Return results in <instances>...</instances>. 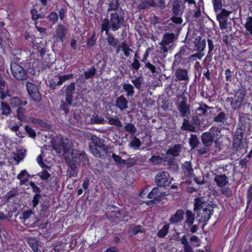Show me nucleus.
Listing matches in <instances>:
<instances>
[{
  "instance_id": "1",
  "label": "nucleus",
  "mask_w": 252,
  "mask_h": 252,
  "mask_svg": "<svg viewBox=\"0 0 252 252\" xmlns=\"http://www.w3.org/2000/svg\"><path fill=\"white\" fill-rule=\"evenodd\" d=\"M126 27V21L124 13L121 8V11L112 12L110 13L109 18H106L102 20L100 26V32L108 33L110 31L116 32L119 29Z\"/></svg>"
},
{
  "instance_id": "2",
  "label": "nucleus",
  "mask_w": 252,
  "mask_h": 252,
  "mask_svg": "<svg viewBox=\"0 0 252 252\" xmlns=\"http://www.w3.org/2000/svg\"><path fill=\"white\" fill-rule=\"evenodd\" d=\"M195 210H197V217L200 221H207L212 214L213 207L203 200V198H196L195 199Z\"/></svg>"
},
{
  "instance_id": "3",
  "label": "nucleus",
  "mask_w": 252,
  "mask_h": 252,
  "mask_svg": "<svg viewBox=\"0 0 252 252\" xmlns=\"http://www.w3.org/2000/svg\"><path fill=\"white\" fill-rule=\"evenodd\" d=\"M52 146L59 156L61 157L65 155L71 150L72 143L67 138L59 136L54 139Z\"/></svg>"
},
{
  "instance_id": "4",
  "label": "nucleus",
  "mask_w": 252,
  "mask_h": 252,
  "mask_svg": "<svg viewBox=\"0 0 252 252\" xmlns=\"http://www.w3.org/2000/svg\"><path fill=\"white\" fill-rule=\"evenodd\" d=\"M171 11L173 15L170 18V20L176 24H181L183 21L182 18L183 11L181 9V1L180 0H174L173 1Z\"/></svg>"
},
{
  "instance_id": "5",
  "label": "nucleus",
  "mask_w": 252,
  "mask_h": 252,
  "mask_svg": "<svg viewBox=\"0 0 252 252\" xmlns=\"http://www.w3.org/2000/svg\"><path fill=\"white\" fill-rule=\"evenodd\" d=\"M246 95V92L243 90L237 91L233 97L228 98V102H230L231 107L233 109H238L244 101Z\"/></svg>"
},
{
  "instance_id": "6",
  "label": "nucleus",
  "mask_w": 252,
  "mask_h": 252,
  "mask_svg": "<svg viewBox=\"0 0 252 252\" xmlns=\"http://www.w3.org/2000/svg\"><path fill=\"white\" fill-rule=\"evenodd\" d=\"M13 76L17 80H22L27 78V74L24 67L20 64H10Z\"/></svg>"
},
{
  "instance_id": "7",
  "label": "nucleus",
  "mask_w": 252,
  "mask_h": 252,
  "mask_svg": "<svg viewBox=\"0 0 252 252\" xmlns=\"http://www.w3.org/2000/svg\"><path fill=\"white\" fill-rule=\"evenodd\" d=\"M230 13V11L223 9L220 13L217 14V20L219 22V27L221 30H224L227 28L228 17Z\"/></svg>"
},
{
  "instance_id": "8",
  "label": "nucleus",
  "mask_w": 252,
  "mask_h": 252,
  "mask_svg": "<svg viewBox=\"0 0 252 252\" xmlns=\"http://www.w3.org/2000/svg\"><path fill=\"white\" fill-rule=\"evenodd\" d=\"M26 88L29 95L32 100L36 102H39L41 100V95L36 86L30 82H27Z\"/></svg>"
},
{
  "instance_id": "9",
  "label": "nucleus",
  "mask_w": 252,
  "mask_h": 252,
  "mask_svg": "<svg viewBox=\"0 0 252 252\" xmlns=\"http://www.w3.org/2000/svg\"><path fill=\"white\" fill-rule=\"evenodd\" d=\"M155 182L159 187L168 186L171 182L169 173L166 171L159 172L155 177Z\"/></svg>"
},
{
  "instance_id": "10",
  "label": "nucleus",
  "mask_w": 252,
  "mask_h": 252,
  "mask_svg": "<svg viewBox=\"0 0 252 252\" xmlns=\"http://www.w3.org/2000/svg\"><path fill=\"white\" fill-rule=\"evenodd\" d=\"M67 32V28L63 24H59L56 28L54 38L59 42H63Z\"/></svg>"
},
{
  "instance_id": "11",
  "label": "nucleus",
  "mask_w": 252,
  "mask_h": 252,
  "mask_svg": "<svg viewBox=\"0 0 252 252\" xmlns=\"http://www.w3.org/2000/svg\"><path fill=\"white\" fill-rule=\"evenodd\" d=\"M179 98L181 99V100L179 102L177 107L181 116H187L189 115L190 114V108L189 106L187 104V99L183 95H181L179 96Z\"/></svg>"
},
{
  "instance_id": "12",
  "label": "nucleus",
  "mask_w": 252,
  "mask_h": 252,
  "mask_svg": "<svg viewBox=\"0 0 252 252\" xmlns=\"http://www.w3.org/2000/svg\"><path fill=\"white\" fill-rule=\"evenodd\" d=\"M181 146L180 144L175 145L169 149L165 157V160L171 163L173 162L175 157H177L180 152Z\"/></svg>"
},
{
  "instance_id": "13",
  "label": "nucleus",
  "mask_w": 252,
  "mask_h": 252,
  "mask_svg": "<svg viewBox=\"0 0 252 252\" xmlns=\"http://www.w3.org/2000/svg\"><path fill=\"white\" fill-rule=\"evenodd\" d=\"M244 131L242 128L237 129L233 141L234 148L237 151L242 150L243 144L242 143V139L243 137Z\"/></svg>"
},
{
  "instance_id": "14",
  "label": "nucleus",
  "mask_w": 252,
  "mask_h": 252,
  "mask_svg": "<svg viewBox=\"0 0 252 252\" xmlns=\"http://www.w3.org/2000/svg\"><path fill=\"white\" fill-rule=\"evenodd\" d=\"M195 46L196 48V50L198 51V52L196 54H193L190 56V59H192V61L195 60L196 59L200 60L204 55V54L202 52L204 51L206 46L205 40H201L200 39L197 42H195Z\"/></svg>"
},
{
  "instance_id": "15",
  "label": "nucleus",
  "mask_w": 252,
  "mask_h": 252,
  "mask_svg": "<svg viewBox=\"0 0 252 252\" xmlns=\"http://www.w3.org/2000/svg\"><path fill=\"white\" fill-rule=\"evenodd\" d=\"M192 59L188 56L186 50L184 47L181 48L179 52L175 55V59L173 63H189Z\"/></svg>"
},
{
  "instance_id": "16",
  "label": "nucleus",
  "mask_w": 252,
  "mask_h": 252,
  "mask_svg": "<svg viewBox=\"0 0 252 252\" xmlns=\"http://www.w3.org/2000/svg\"><path fill=\"white\" fill-rule=\"evenodd\" d=\"M72 161L75 163L85 164L87 161L86 154L84 152H80L73 150L71 152Z\"/></svg>"
},
{
  "instance_id": "17",
  "label": "nucleus",
  "mask_w": 252,
  "mask_h": 252,
  "mask_svg": "<svg viewBox=\"0 0 252 252\" xmlns=\"http://www.w3.org/2000/svg\"><path fill=\"white\" fill-rule=\"evenodd\" d=\"M85 121L87 124H104L106 123L103 118L97 115L86 117Z\"/></svg>"
},
{
  "instance_id": "18",
  "label": "nucleus",
  "mask_w": 252,
  "mask_h": 252,
  "mask_svg": "<svg viewBox=\"0 0 252 252\" xmlns=\"http://www.w3.org/2000/svg\"><path fill=\"white\" fill-rule=\"evenodd\" d=\"M149 50H150V49L149 48H147L145 52L142 55H141L140 51L137 50L135 54L134 61L132 63H140L139 61L144 63H150L149 62L146 63L147 57L149 55Z\"/></svg>"
},
{
  "instance_id": "19",
  "label": "nucleus",
  "mask_w": 252,
  "mask_h": 252,
  "mask_svg": "<svg viewBox=\"0 0 252 252\" xmlns=\"http://www.w3.org/2000/svg\"><path fill=\"white\" fill-rule=\"evenodd\" d=\"M33 218L34 215L31 211H27L23 214V222L25 225L33 227L34 225Z\"/></svg>"
},
{
  "instance_id": "20",
  "label": "nucleus",
  "mask_w": 252,
  "mask_h": 252,
  "mask_svg": "<svg viewBox=\"0 0 252 252\" xmlns=\"http://www.w3.org/2000/svg\"><path fill=\"white\" fill-rule=\"evenodd\" d=\"M128 101L124 96H120L117 98L115 102V106L121 111L126 109L128 106Z\"/></svg>"
},
{
  "instance_id": "21",
  "label": "nucleus",
  "mask_w": 252,
  "mask_h": 252,
  "mask_svg": "<svg viewBox=\"0 0 252 252\" xmlns=\"http://www.w3.org/2000/svg\"><path fill=\"white\" fill-rule=\"evenodd\" d=\"M155 7L156 2L155 0H141L137 6V8L139 10H145L150 7L155 8Z\"/></svg>"
},
{
  "instance_id": "22",
  "label": "nucleus",
  "mask_w": 252,
  "mask_h": 252,
  "mask_svg": "<svg viewBox=\"0 0 252 252\" xmlns=\"http://www.w3.org/2000/svg\"><path fill=\"white\" fill-rule=\"evenodd\" d=\"M90 150L92 153L96 157L103 158L106 154V152L101 144L97 148H91Z\"/></svg>"
},
{
  "instance_id": "23",
  "label": "nucleus",
  "mask_w": 252,
  "mask_h": 252,
  "mask_svg": "<svg viewBox=\"0 0 252 252\" xmlns=\"http://www.w3.org/2000/svg\"><path fill=\"white\" fill-rule=\"evenodd\" d=\"M209 51L208 56L212 58V56L214 54H217L218 53L220 52V49L219 48L217 45H214L213 41L211 39H208L207 40Z\"/></svg>"
},
{
  "instance_id": "24",
  "label": "nucleus",
  "mask_w": 252,
  "mask_h": 252,
  "mask_svg": "<svg viewBox=\"0 0 252 252\" xmlns=\"http://www.w3.org/2000/svg\"><path fill=\"white\" fill-rule=\"evenodd\" d=\"M108 12L121 11V9L119 10L120 4L119 0H108Z\"/></svg>"
},
{
  "instance_id": "25",
  "label": "nucleus",
  "mask_w": 252,
  "mask_h": 252,
  "mask_svg": "<svg viewBox=\"0 0 252 252\" xmlns=\"http://www.w3.org/2000/svg\"><path fill=\"white\" fill-rule=\"evenodd\" d=\"M214 181L218 186L222 187L228 183V179L225 175H218L215 176Z\"/></svg>"
},
{
  "instance_id": "26",
  "label": "nucleus",
  "mask_w": 252,
  "mask_h": 252,
  "mask_svg": "<svg viewBox=\"0 0 252 252\" xmlns=\"http://www.w3.org/2000/svg\"><path fill=\"white\" fill-rule=\"evenodd\" d=\"M182 168L186 176L191 177L193 175V170L190 162H185L182 166Z\"/></svg>"
},
{
  "instance_id": "27",
  "label": "nucleus",
  "mask_w": 252,
  "mask_h": 252,
  "mask_svg": "<svg viewBox=\"0 0 252 252\" xmlns=\"http://www.w3.org/2000/svg\"><path fill=\"white\" fill-rule=\"evenodd\" d=\"M184 211L181 210H178L176 214L171 216L170 219L171 223H175L181 222L183 220Z\"/></svg>"
},
{
  "instance_id": "28",
  "label": "nucleus",
  "mask_w": 252,
  "mask_h": 252,
  "mask_svg": "<svg viewBox=\"0 0 252 252\" xmlns=\"http://www.w3.org/2000/svg\"><path fill=\"white\" fill-rule=\"evenodd\" d=\"M105 34L107 35L106 40L108 44L110 46H111L114 48H116L119 44L118 39L115 38L113 34L109 32H108L107 33L105 32Z\"/></svg>"
},
{
  "instance_id": "29",
  "label": "nucleus",
  "mask_w": 252,
  "mask_h": 252,
  "mask_svg": "<svg viewBox=\"0 0 252 252\" xmlns=\"http://www.w3.org/2000/svg\"><path fill=\"white\" fill-rule=\"evenodd\" d=\"M72 95L73 94L66 93L65 101L67 104H66L64 102H63L61 106V109L64 111L65 114L68 113L67 105H70L71 104L73 99Z\"/></svg>"
},
{
  "instance_id": "30",
  "label": "nucleus",
  "mask_w": 252,
  "mask_h": 252,
  "mask_svg": "<svg viewBox=\"0 0 252 252\" xmlns=\"http://www.w3.org/2000/svg\"><path fill=\"white\" fill-rule=\"evenodd\" d=\"M194 221V215L191 211L187 210L186 213V220L185 227H190Z\"/></svg>"
},
{
  "instance_id": "31",
  "label": "nucleus",
  "mask_w": 252,
  "mask_h": 252,
  "mask_svg": "<svg viewBox=\"0 0 252 252\" xmlns=\"http://www.w3.org/2000/svg\"><path fill=\"white\" fill-rule=\"evenodd\" d=\"M180 241L183 245L184 252H192L193 248L189 245L186 235H183Z\"/></svg>"
},
{
  "instance_id": "32",
  "label": "nucleus",
  "mask_w": 252,
  "mask_h": 252,
  "mask_svg": "<svg viewBox=\"0 0 252 252\" xmlns=\"http://www.w3.org/2000/svg\"><path fill=\"white\" fill-rule=\"evenodd\" d=\"M214 138L210 133L205 132L202 135V140L206 146H208L212 144Z\"/></svg>"
},
{
  "instance_id": "33",
  "label": "nucleus",
  "mask_w": 252,
  "mask_h": 252,
  "mask_svg": "<svg viewBox=\"0 0 252 252\" xmlns=\"http://www.w3.org/2000/svg\"><path fill=\"white\" fill-rule=\"evenodd\" d=\"M4 84L5 82L3 78L0 75V94L2 99H4L8 95L7 90H5Z\"/></svg>"
},
{
  "instance_id": "34",
  "label": "nucleus",
  "mask_w": 252,
  "mask_h": 252,
  "mask_svg": "<svg viewBox=\"0 0 252 252\" xmlns=\"http://www.w3.org/2000/svg\"><path fill=\"white\" fill-rule=\"evenodd\" d=\"M97 38L96 33L93 32L91 36L88 38L86 41V46L88 48H91L96 44Z\"/></svg>"
},
{
  "instance_id": "35",
  "label": "nucleus",
  "mask_w": 252,
  "mask_h": 252,
  "mask_svg": "<svg viewBox=\"0 0 252 252\" xmlns=\"http://www.w3.org/2000/svg\"><path fill=\"white\" fill-rule=\"evenodd\" d=\"M176 77L179 80H186L188 79V72L186 69H178L176 71Z\"/></svg>"
},
{
  "instance_id": "36",
  "label": "nucleus",
  "mask_w": 252,
  "mask_h": 252,
  "mask_svg": "<svg viewBox=\"0 0 252 252\" xmlns=\"http://www.w3.org/2000/svg\"><path fill=\"white\" fill-rule=\"evenodd\" d=\"M27 103V102L26 100L22 101L17 97H14L10 100L11 105L14 107L19 106L21 105H25Z\"/></svg>"
},
{
  "instance_id": "37",
  "label": "nucleus",
  "mask_w": 252,
  "mask_h": 252,
  "mask_svg": "<svg viewBox=\"0 0 252 252\" xmlns=\"http://www.w3.org/2000/svg\"><path fill=\"white\" fill-rule=\"evenodd\" d=\"M246 30L249 33L252 35V17L248 16L246 19V22L244 24Z\"/></svg>"
},
{
  "instance_id": "38",
  "label": "nucleus",
  "mask_w": 252,
  "mask_h": 252,
  "mask_svg": "<svg viewBox=\"0 0 252 252\" xmlns=\"http://www.w3.org/2000/svg\"><path fill=\"white\" fill-rule=\"evenodd\" d=\"M160 196V193L159 192L158 188L155 187L148 194V197L150 199H157Z\"/></svg>"
},
{
  "instance_id": "39",
  "label": "nucleus",
  "mask_w": 252,
  "mask_h": 252,
  "mask_svg": "<svg viewBox=\"0 0 252 252\" xmlns=\"http://www.w3.org/2000/svg\"><path fill=\"white\" fill-rule=\"evenodd\" d=\"M28 243L34 252H41L38 249V244L37 242L34 238H30Z\"/></svg>"
},
{
  "instance_id": "40",
  "label": "nucleus",
  "mask_w": 252,
  "mask_h": 252,
  "mask_svg": "<svg viewBox=\"0 0 252 252\" xmlns=\"http://www.w3.org/2000/svg\"><path fill=\"white\" fill-rule=\"evenodd\" d=\"M175 34L173 33H165L163 37V41L166 44H170L173 42Z\"/></svg>"
},
{
  "instance_id": "41",
  "label": "nucleus",
  "mask_w": 252,
  "mask_h": 252,
  "mask_svg": "<svg viewBox=\"0 0 252 252\" xmlns=\"http://www.w3.org/2000/svg\"><path fill=\"white\" fill-rule=\"evenodd\" d=\"M67 174L69 177H75L77 174V168L75 164L73 163L69 164V168L67 170Z\"/></svg>"
},
{
  "instance_id": "42",
  "label": "nucleus",
  "mask_w": 252,
  "mask_h": 252,
  "mask_svg": "<svg viewBox=\"0 0 252 252\" xmlns=\"http://www.w3.org/2000/svg\"><path fill=\"white\" fill-rule=\"evenodd\" d=\"M29 175L26 170L22 171L18 175L17 178L20 180V184H24L27 181Z\"/></svg>"
},
{
  "instance_id": "43",
  "label": "nucleus",
  "mask_w": 252,
  "mask_h": 252,
  "mask_svg": "<svg viewBox=\"0 0 252 252\" xmlns=\"http://www.w3.org/2000/svg\"><path fill=\"white\" fill-rule=\"evenodd\" d=\"M121 46L122 50L124 52V55L126 57H128L130 52L132 51V50L128 46L127 44L125 42H122L121 44Z\"/></svg>"
},
{
  "instance_id": "44",
  "label": "nucleus",
  "mask_w": 252,
  "mask_h": 252,
  "mask_svg": "<svg viewBox=\"0 0 252 252\" xmlns=\"http://www.w3.org/2000/svg\"><path fill=\"white\" fill-rule=\"evenodd\" d=\"M10 129L13 132H15L16 135L19 137H24L25 133L23 131L20 130V126L18 125H15L13 126L10 127Z\"/></svg>"
},
{
  "instance_id": "45",
  "label": "nucleus",
  "mask_w": 252,
  "mask_h": 252,
  "mask_svg": "<svg viewBox=\"0 0 252 252\" xmlns=\"http://www.w3.org/2000/svg\"><path fill=\"white\" fill-rule=\"evenodd\" d=\"M26 110L21 107H19L17 111V117L21 121H25L26 117L25 116Z\"/></svg>"
},
{
  "instance_id": "46",
  "label": "nucleus",
  "mask_w": 252,
  "mask_h": 252,
  "mask_svg": "<svg viewBox=\"0 0 252 252\" xmlns=\"http://www.w3.org/2000/svg\"><path fill=\"white\" fill-rule=\"evenodd\" d=\"M1 106L2 114L5 116H8V115L11 112V109L9 106L6 103L2 102L1 103Z\"/></svg>"
},
{
  "instance_id": "47",
  "label": "nucleus",
  "mask_w": 252,
  "mask_h": 252,
  "mask_svg": "<svg viewBox=\"0 0 252 252\" xmlns=\"http://www.w3.org/2000/svg\"><path fill=\"white\" fill-rule=\"evenodd\" d=\"M108 123L111 125H115L117 127H121L122 126V123L118 118L109 117Z\"/></svg>"
},
{
  "instance_id": "48",
  "label": "nucleus",
  "mask_w": 252,
  "mask_h": 252,
  "mask_svg": "<svg viewBox=\"0 0 252 252\" xmlns=\"http://www.w3.org/2000/svg\"><path fill=\"white\" fill-rule=\"evenodd\" d=\"M123 89L127 94V95L132 96L134 94L133 87L129 84H124L123 85Z\"/></svg>"
},
{
  "instance_id": "49",
  "label": "nucleus",
  "mask_w": 252,
  "mask_h": 252,
  "mask_svg": "<svg viewBox=\"0 0 252 252\" xmlns=\"http://www.w3.org/2000/svg\"><path fill=\"white\" fill-rule=\"evenodd\" d=\"M31 13L32 15V19L34 21L35 24H37V20L39 18H42V17L40 14L38 13L37 11L35 9H32L31 10Z\"/></svg>"
},
{
  "instance_id": "50",
  "label": "nucleus",
  "mask_w": 252,
  "mask_h": 252,
  "mask_svg": "<svg viewBox=\"0 0 252 252\" xmlns=\"http://www.w3.org/2000/svg\"><path fill=\"white\" fill-rule=\"evenodd\" d=\"M199 141L197 136L195 135H191L189 139V144L192 149L195 148L198 144Z\"/></svg>"
},
{
  "instance_id": "51",
  "label": "nucleus",
  "mask_w": 252,
  "mask_h": 252,
  "mask_svg": "<svg viewBox=\"0 0 252 252\" xmlns=\"http://www.w3.org/2000/svg\"><path fill=\"white\" fill-rule=\"evenodd\" d=\"M125 129L132 135L135 134L136 130L135 126L130 123H127L126 125Z\"/></svg>"
},
{
  "instance_id": "52",
  "label": "nucleus",
  "mask_w": 252,
  "mask_h": 252,
  "mask_svg": "<svg viewBox=\"0 0 252 252\" xmlns=\"http://www.w3.org/2000/svg\"><path fill=\"white\" fill-rule=\"evenodd\" d=\"M183 127L184 129L194 131L195 130V127L191 125L189 122L187 120H185L183 124Z\"/></svg>"
},
{
  "instance_id": "53",
  "label": "nucleus",
  "mask_w": 252,
  "mask_h": 252,
  "mask_svg": "<svg viewBox=\"0 0 252 252\" xmlns=\"http://www.w3.org/2000/svg\"><path fill=\"white\" fill-rule=\"evenodd\" d=\"M47 18L53 24H55L59 19V16L56 12L53 11L48 15Z\"/></svg>"
},
{
  "instance_id": "54",
  "label": "nucleus",
  "mask_w": 252,
  "mask_h": 252,
  "mask_svg": "<svg viewBox=\"0 0 252 252\" xmlns=\"http://www.w3.org/2000/svg\"><path fill=\"white\" fill-rule=\"evenodd\" d=\"M141 145L140 140L136 137H134L130 142L129 146L133 148L138 149Z\"/></svg>"
},
{
  "instance_id": "55",
  "label": "nucleus",
  "mask_w": 252,
  "mask_h": 252,
  "mask_svg": "<svg viewBox=\"0 0 252 252\" xmlns=\"http://www.w3.org/2000/svg\"><path fill=\"white\" fill-rule=\"evenodd\" d=\"M73 75L72 74H68L65 75H62L59 77V80L57 82V85H62L64 82L66 80L69 79L72 77Z\"/></svg>"
},
{
  "instance_id": "56",
  "label": "nucleus",
  "mask_w": 252,
  "mask_h": 252,
  "mask_svg": "<svg viewBox=\"0 0 252 252\" xmlns=\"http://www.w3.org/2000/svg\"><path fill=\"white\" fill-rule=\"evenodd\" d=\"M168 229L169 226L168 225H164L163 227L158 231V236L159 237H164L167 234Z\"/></svg>"
},
{
  "instance_id": "57",
  "label": "nucleus",
  "mask_w": 252,
  "mask_h": 252,
  "mask_svg": "<svg viewBox=\"0 0 252 252\" xmlns=\"http://www.w3.org/2000/svg\"><path fill=\"white\" fill-rule=\"evenodd\" d=\"M95 73V68L93 67L92 68L89 69V70L85 72V77L86 79H89Z\"/></svg>"
},
{
  "instance_id": "58",
  "label": "nucleus",
  "mask_w": 252,
  "mask_h": 252,
  "mask_svg": "<svg viewBox=\"0 0 252 252\" xmlns=\"http://www.w3.org/2000/svg\"><path fill=\"white\" fill-rule=\"evenodd\" d=\"M215 121L220 123H223L225 120V115L223 112L220 113L216 117L214 118Z\"/></svg>"
},
{
  "instance_id": "59",
  "label": "nucleus",
  "mask_w": 252,
  "mask_h": 252,
  "mask_svg": "<svg viewBox=\"0 0 252 252\" xmlns=\"http://www.w3.org/2000/svg\"><path fill=\"white\" fill-rule=\"evenodd\" d=\"M143 228L140 225H137L131 228L130 230V232L132 234L136 235L139 232H142Z\"/></svg>"
},
{
  "instance_id": "60",
  "label": "nucleus",
  "mask_w": 252,
  "mask_h": 252,
  "mask_svg": "<svg viewBox=\"0 0 252 252\" xmlns=\"http://www.w3.org/2000/svg\"><path fill=\"white\" fill-rule=\"evenodd\" d=\"M166 1L165 0H157V2H156L155 8H158L160 9H164L165 8Z\"/></svg>"
},
{
  "instance_id": "61",
  "label": "nucleus",
  "mask_w": 252,
  "mask_h": 252,
  "mask_svg": "<svg viewBox=\"0 0 252 252\" xmlns=\"http://www.w3.org/2000/svg\"><path fill=\"white\" fill-rule=\"evenodd\" d=\"M142 81L143 79L140 77L132 80V83L137 89H139L141 87Z\"/></svg>"
},
{
  "instance_id": "62",
  "label": "nucleus",
  "mask_w": 252,
  "mask_h": 252,
  "mask_svg": "<svg viewBox=\"0 0 252 252\" xmlns=\"http://www.w3.org/2000/svg\"><path fill=\"white\" fill-rule=\"evenodd\" d=\"M190 241L192 243L194 247H199L200 245L199 239L196 236L193 235L191 236L190 238Z\"/></svg>"
},
{
  "instance_id": "63",
  "label": "nucleus",
  "mask_w": 252,
  "mask_h": 252,
  "mask_svg": "<svg viewBox=\"0 0 252 252\" xmlns=\"http://www.w3.org/2000/svg\"><path fill=\"white\" fill-rule=\"evenodd\" d=\"M26 40L27 41L33 43L35 41V36L33 34H31L28 32H26L25 34Z\"/></svg>"
},
{
  "instance_id": "64",
  "label": "nucleus",
  "mask_w": 252,
  "mask_h": 252,
  "mask_svg": "<svg viewBox=\"0 0 252 252\" xmlns=\"http://www.w3.org/2000/svg\"><path fill=\"white\" fill-rule=\"evenodd\" d=\"M248 203L250 204L252 201V186H250L247 192Z\"/></svg>"
}]
</instances>
